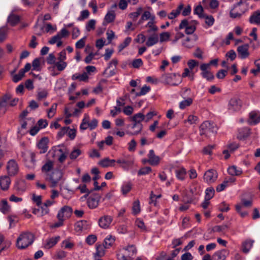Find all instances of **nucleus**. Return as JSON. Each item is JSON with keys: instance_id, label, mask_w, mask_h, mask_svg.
<instances>
[{"instance_id": "nucleus-1", "label": "nucleus", "mask_w": 260, "mask_h": 260, "mask_svg": "<svg viewBox=\"0 0 260 260\" xmlns=\"http://www.w3.org/2000/svg\"><path fill=\"white\" fill-rule=\"evenodd\" d=\"M34 241V236L30 233H23L20 235L17 240L18 248L23 249L31 245Z\"/></svg>"}, {"instance_id": "nucleus-2", "label": "nucleus", "mask_w": 260, "mask_h": 260, "mask_svg": "<svg viewBox=\"0 0 260 260\" xmlns=\"http://www.w3.org/2000/svg\"><path fill=\"white\" fill-rule=\"evenodd\" d=\"M161 81L170 86H177L181 82L180 75L175 73L163 74L161 77Z\"/></svg>"}, {"instance_id": "nucleus-3", "label": "nucleus", "mask_w": 260, "mask_h": 260, "mask_svg": "<svg viewBox=\"0 0 260 260\" xmlns=\"http://www.w3.org/2000/svg\"><path fill=\"white\" fill-rule=\"evenodd\" d=\"M144 118L145 115L141 113H139L134 115L132 118V120L135 123L133 125L132 128H137V130L134 131V132H127V134L130 135H137L140 133L143 128L142 124L141 122L144 119Z\"/></svg>"}, {"instance_id": "nucleus-4", "label": "nucleus", "mask_w": 260, "mask_h": 260, "mask_svg": "<svg viewBox=\"0 0 260 260\" xmlns=\"http://www.w3.org/2000/svg\"><path fill=\"white\" fill-rule=\"evenodd\" d=\"M196 24L195 21L189 22L187 19H184L181 21L179 27H176L175 29L178 31L179 29H185L186 34H192L196 29Z\"/></svg>"}, {"instance_id": "nucleus-5", "label": "nucleus", "mask_w": 260, "mask_h": 260, "mask_svg": "<svg viewBox=\"0 0 260 260\" xmlns=\"http://www.w3.org/2000/svg\"><path fill=\"white\" fill-rule=\"evenodd\" d=\"M122 250L127 251V255H125V253H119L117 254L119 259L133 260V257L136 255L137 253V249L134 245L123 247Z\"/></svg>"}, {"instance_id": "nucleus-6", "label": "nucleus", "mask_w": 260, "mask_h": 260, "mask_svg": "<svg viewBox=\"0 0 260 260\" xmlns=\"http://www.w3.org/2000/svg\"><path fill=\"white\" fill-rule=\"evenodd\" d=\"M98 123V121L96 119L94 118L90 120L89 116L85 114L84 118L80 124V128L81 130H85L87 128L92 130L96 127Z\"/></svg>"}, {"instance_id": "nucleus-7", "label": "nucleus", "mask_w": 260, "mask_h": 260, "mask_svg": "<svg viewBox=\"0 0 260 260\" xmlns=\"http://www.w3.org/2000/svg\"><path fill=\"white\" fill-rule=\"evenodd\" d=\"M61 177L62 173L58 170H56L51 174H47L45 177V179L50 183L51 187H54L57 186Z\"/></svg>"}, {"instance_id": "nucleus-8", "label": "nucleus", "mask_w": 260, "mask_h": 260, "mask_svg": "<svg viewBox=\"0 0 260 260\" xmlns=\"http://www.w3.org/2000/svg\"><path fill=\"white\" fill-rule=\"evenodd\" d=\"M88 196L87 201L88 207L90 209L96 208L99 204L101 196L99 193L92 192Z\"/></svg>"}, {"instance_id": "nucleus-9", "label": "nucleus", "mask_w": 260, "mask_h": 260, "mask_svg": "<svg viewBox=\"0 0 260 260\" xmlns=\"http://www.w3.org/2000/svg\"><path fill=\"white\" fill-rule=\"evenodd\" d=\"M200 135L208 136L210 133L215 131V127L213 123L206 121L204 122L200 126Z\"/></svg>"}, {"instance_id": "nucleus-10", "label": "nucleus", "mask_w": 260, "mask_h": 260, "mask_svg": "<svg viewBox=\"0 0 260 260\" xmlns=\"http://www.w3.org/2000/svg\"><path fill=\"white\" fill-rule=\"evenodd\" d=\"M209 64L203 63L200 66V69L202 71L201 74L203 78L207 81H211L214 78L213 74L210 71Z\"/></svg>"}, {"instance_id": "nucleus-11", "label": "nucleus", "mask_w": 260, "mask_h": 260, "mask_svg": "<svg viewBox=\"0 0 260 260\" xmlns=\"http://www.w3.org/2000/svg\"><path fill=\"white\" fill-rule=\"evenodd\" d=\"M7 171L9 176H14L17 174L19 167L17 162L14 159H11L8 162Z\"/></svg>"}, {"instance_id": "nucleus-12", "label": "nucleus", "mask_w": 260, "mask_h": 260, "mask_svg": "<svg viewBox=\"0 0 260 260\" xmlns=\"http://www.w3.org/2000/svg\"><path fill=\"white\" fill-rule=\"evenodd\" d=\"M69 35V32L66 28H62L55 36L52 37L48 42L50 44H54L55 43L60 41L63 38L67 37Z\"/></svg>"}, {"instance_id": "nucleus-13", "label": "nucleus", "mask_w": 260, "mask_h": 260, "mask_svg": "<svg viewBox=\"0 0 260 260\" xmlns=\"http://www.w3.org/2000/svg\"><path fill=\"white\" fill-rule=\"evenodd\" d=\"M72 213V208L67 206H65L61 208L59 211L57 217L58 219L64 220L71 216Z\"/></svg>"}, {"instance_id": "nucleus-14", "label": "nucleus", "mask_w": 260, "mask_h": 260, "mask_svg": "<svg viewBox=\"0 0 260 260\" xmlns=\"http://www.w3.org/2000/svg\"><path fill=\"white\" fill-rule=\"evenodd\" d=\"M249 46L248 44H244L238 47L237 52L241 58L245 59L249 56Z\"/></svg>"}, {"instance_id": "nucleus-15", "label": "nucleus", "mask_w": 260, "mask_h": 260, "mask_svg": "<svg viewBox=\"0 0 260 260\" xmlns=\"http://www.w3.org/2000/svg\"><path fill=\"white\" fill-rule=\"evenodd\" d=\"M217 178V173L214 170H209L205 172L204 176V180L208 183H212L216 181Z\"/></svg>"}, {"instance_id": "nucleus-16", "label": "nucleus", "mask_w": 260, "mask_h": 260, "mask_svg": "<svg viewBox=\"0 0 260 260\" xmlns=\"http://www.w3.org/2000/svg\"><path fill=\"white\" fill-rule=\"evenodd\" d=\"M60 240V237L57 236L47 239L43 243L44 248L49 249L54 246Z\"/></svg>"}, {"instance_id": "nucleus-17", "label": "nucleus", "mask_w": 260, "mask_h": 260, "mask_svg": "<svg viewBox=\"0 0 260 260\" xmlns=\"http://www.w3.org/2000/svg\"><path fill=\"white\" fill-rule=\"evenodd\" d=\"M242 107V102L239 99H232L229 103V109L233 111H238Z\"/></svg>"}, {"instance_id": "nucleus-18", "label": "nucleus", "mask_w": 260, "mask_h": 260, "mask_svg": "<svg viewBox=\"0 0 260 260\" xmlns=\"http://www.w3.org/2000/svg\"><path fill=\"white\" fill-rule=\"evenodd\" d=\"M12 98L11 94H7L0 99V110L3 113L6 112V107L9 106V101Z\"/></svg>"}, {"instance_id": "nucleus-19", "label": "nucleus", "mask_w": 260, "mask_h": 260, "mask_svg": "<svg viewBox=\"0 0 260 260\" xmlns=\"http://www.w3.org/2000/svg\"><path fill=\"white\" fill-rule=\"evenodd\" d=\"M112 218L110 216L105 215L101 217L99 220V224L103 229L109 228L111 222Z\"/></svg>"}, {"instance_id": "nucleus-20", "label": "nucleus", "mask_w": 260, "mask_h": 260, "mask_svg": "<svg viewBox=\"0 0 260 260\" xmlns=\"http://www.w3.org/2000/svg\"><path fill=\"white\" fill-rule=\"evenodd\" d=\"M148 157V159L147 160V162L152 166L157 165L159 162L160 158L155 154L154 151L153 150L149 151Z\"/></svg>"}, {"instance_id": "nucleus-21", "label": "nucleus", "mask_w": 260, "mask_h": 260, "mask_svg": "<svg viewBox=\"0 0 260 260\" xmlns=\"http://www.w3.org/2000/svg\"><path fill=\"white\" fill-rule=\"evenodd\" d=\"M229 253L225 249L215 252L212 255V258L214 260H225Z\"/></svg>"}, {"instance_id": "nucleus-22", "label": "nucleus", "mask_w": 260, "mask_h": 260, "mask_svg": "<svg viewBox=\"0 0 260 260\" xmlns=\"http://www.w3.org/2000/svg\"><path fill=\"white\" fill-rule=\"evenodd\" d=\"M11 183V179L9 176H4L0 177V186L2 190L8 189Z\"/></svg>"}, {"instance_id": "nucleus-23", "label": "nucleus", "mask_w": 260, "mask_h": 260, "mask_svg": "<svg viewBox=\"0 0 260 260\" xmlns=\"http://www.w3.org/2000/svg\"><path fill=\"white\" fill-rule=\"evenodd\" d=\"M48 138L44 137L42 138L38 144V148L40 150L41 153H45L48 150Z\"/></svg>"}, {"instance_id": "nucleus-24", "label": "nucleus", "mask_w": 260, "mask_h": 260, "mask_svg": "<svg viewBox=\"0 0 260 260\" xmlns=\"http://www.w3.org/2000/svg\"><path fill=\"white\" fill-rule=\"evenodd\" d=\"M155 17H152V20H150L146 25L145 27L148 28L147 30L148 33L152 32H155L158 30V27L156 25Z\"/></svg>"}, {"instance_id": "nucleus-25", "label": "nucleus", "mask_w": 260, "mask_h": 260, "mask_svg": "<svg viewBox=\"0 0 260 260\" xmlns=\"http://www.w3.org/2000/svg\"><path fill=\"white\" fill-rule=\"evenodd\" d=\"M116 161L124 170H127L134 162L132 159H119Z\"/></svg>"}, {"instance_id": "nucleus-26", "label": "nucleus", "mask_w": 260, "mask_h": 260, "mask_svg": "<svg viewBox=\"0 0 260 260\" xmlns=\"http://www.w3.org/2000/svg\"><path fill=\"white\" fill-rule=\"evenodd\" d=\"M242 4V1H240V2H238L237 3L235 4L233 8L231 9L230 12V16L232 18H239L241 17L242 14L238 11H236L235 9L241 5Z\"/></svg>"}, {"instance_id": "nucleus-27", "label": "nucleus", "mask_w": 260, "mask_h": 260, "mask_svg": "<svg viewBox=\"0 0 260 260\" xmlns=\"http://www.w3.org/2000/svg\"><path fill=\"white\" fill-rule=\"evenodd\" d=\"M249 21L251 24L260 25V11L254 12L249 17Z\"/></svg>"}, {"instance_id": "nucleus-28", "label": "nucleus", "mask_w": 260, "mask_h": 260, "mask_svg": "<svg viewBox=\"0 0 260 260\" xmlns=\"http://www.w3.org/2000/svg\"><path fill=\"white\" fill-rule=\"evenodd\" d=\"M159 41L158 36L156 34H153L149 36L146 42L147 47H151L156 44Z\"/></svg>"}, {"instance_id": "nucleus-29", "label": "nucleus", "mask_w": 260, "mask_h": 260, "mask_svg": "<svg viewBox=\"0 0 260 260\" xmlns=\"http://www.w3.org/2000/svg\"><path fill=\"white\" fill-rule=\"evenodd\" d=\"M260 121V115L258 113L251 112L249 114V119L248 122L250 124L255 125Z\"/></svg>"}, {"instance_id": "nucleus-30", "label": "nucleus", "mask_w": 260, "mask_h": 260, "mask_svg": "<svg viewBox=\"0 0 260 260\" xmlns=\"http://www.w3.org/2000/svg\"><path fill=\"white\" fill-rule=\"evenodd\" d=\"M54 166V162L51 160H47L45 164L42 167V171L45 174L46 176L49 174Z\"/></svg>"}, {"instance_id": "nucleus-31", "label": "nucleus", "mask_w": 260, "mask_h": 260, "mask_svg": "<svg viewBox=\"0 0 260 260\" xmlns=\"http://www.w3.org/2000/svg\"><path fill=\"white\" fill-rule=\"evenodd\" d=\"M115 161L114 159H110L109 158H105L100 160L99 164L104 168L113 167L115 165Z\"/></svg>"}, {"instance_id": "nucleus-32", "label": "nucleus", "mask_w": 260, "mask_h": 260, "mask_svg": "<svg viewBox=\"0 0 260 260\" xmlns=\"http://www.w3.org/2000/svg\"><path fill=\"white\" fill-rule=\"evenodd\" d=\"M105 249H107L106 248L105 245L103 244H99L96 245V252L94 254V257H102L105 254Z\"/></svg>"}, {"instance_id": "nucleus-33", "label": "nucleus", "mask_w": 260, "mask_h": 260, "mask_svg": "<svg viewBox=\"0 0 260 260\" xmlns=\"http://www.w3.org/2000/svg\"><path fill=\"white\" fill-rule=\"evenodd\" d=\"M254 240H247L243 243L242 246V250L243 252L247 253L249 252L251 248L252 247Z\"/></svg>"}, {"instance_id": "nucleus-34", "label": "nucleus", "mask_w": 260, "mask_h": 260, "mask_svg": "<svg viewBox=\"0 0 260 260\" xmlns=\"http://www.w3.org/2000/svg\"><path fill=\"white\" fill-rule=\"evenodd\" d=\"M115 237L112 235H108L104 240V244L106 248H109L115 243Z\"/></svg>"}, {"instance_id": "nucleus-35", "label": "nucleus", "mask_w": 260, "mask_h": 260, "mask_svg": "<svg viewBox=\"0 0 260 260\" xmlns=\"http://www.w3.org/2000/svg\"><path fill=\"white\" fill-rule=\"evenodd\" d=\"M183 7V5H179L176 10H173L168 15V18L169 19H173L177 17L178 16V15L180 13V12L182 10Z\"/></svg>"}, {"instance_id": "nucleus-36", "label": "nucleus", "mask_w": 260, "mask_h": 260, "mask_svg": "<svg viewBox=\"0 0 260 260\" xmlns=\"http://www.w3.org/2000/svg\"><path fill=\"white\" fill-rule=\"evenodd\" d=\"M176 177L180 180H184L185 178L186 172L184 168H182L175 171Z\"/></svg>"}, {"instance_id": "nucleus-37", "label": "nucleus", "mask_w": 260, "mask_h": 260, "mask_svg": "<svg viewBox=\"0 0 260 260\" xmlns=\"http://www.w3.org/2000/svg\"><path fill=\"white\" fill-rule=\"evenodd\" d=\"M115 18V13L114 10H109L105 16V21L109 23L113 22Z\"/></svg>"}, {"instance_id": "nucleus-38", "label": "nucleus", "mask_w": 260, "mask_h": 260, "mask_svg": "<svg viewBox=\"0 0 260 260\" xmlns=\"http://www.w3.org/2000/svg\"><path fill=\"white\" fill-rule=\"evenodd\" d=\"M228 171L229 174L232 176H238L242 172L240 169H238L237 167L235 166L230 167L228 168Z\"/></svg>"}, {"instance_id": "nucleus-39", "label": "nucleus", "mask_w": 260, "mask_h": 260, "mask_svg": "<svg viewBox=\"0 0 260 260\" xmlns=\"http://www.w3.org/2000/svg\"><path fill=\"white\" fill-rule=\"evenodd\" d=\"M152 17H155V16L152 15L149 11H145L143 13L141 19L139 21L138 23L139 24H142L144 21L148 19H150V20H151Z\"/></svg>"}, {"instance_id": "nucleus-40", "label": "nucleus", "mask_w": 260, "mask_h": 260, "mask_svg": "<svg viewBox=\"0 0 260 260\" xmlns=\"http://www.w3.org/2000/svg\"><path fill=\"white\" fill-rule=\"evenodd\" d=\"M27 122L24 121L21 125V127L18 129V137L21 138L27 133Z\"/></svg>"}, {"instance_id": "nucleus-41", "label": "nucleus", "mask_w": 260, "mask_h": 260, "mask_svg": "<svg viewBox=\"0 0 260 260\" xmlns=\"http://www.w3.org/2000/svg\"><path fill=\"white\" fill-rule=\"evenodd\" d=\"M88 76L86 73L84 72L82 74H75L72 76L73 80H79V81H86L88 79Z\"/></svg>"}, {"instance_id": "nucleus-42", "label": "nucleus", "mask_w": 260, "mask_h": 260, "mask_svg": "<svg viewBox=\"0 0 260 260\" xmlns=\"http://www.w3.org/2000/svg\"><path fill=\"white\" fill-rule=\"evenodd\" d=\"M19 21V17L18 16L11 14L8 18V22L12 26H14Z\"/></svg>"}, {"instance_id": "nucleus-43", "label": "nucleus", "mask_w": 260, "mask_h": 260, "mask_svg": "<svg viewBox=\"0 0 260 260\" xmlns=\"http://www.w3.org/2000/svg\"><path fill=\"white\" fill-rule=\"evenodd\" d=\"M132 184L130 182H125L121 186V192L123 194H126L132 189Z\"/></svg>"}, {"instance_id": "nucleus-44", "label": "nucleus", "mask_w": 260, "mask_h": 260, "mask_svg": "<svg viewBox=\"0 0 260 260\" xmlns=\"http://www.w3.org/2000/svg\"><path fill=\"white\" fill-rule=\"evenodd\" d=\"M193 100L191 98H188L187 99H185L179 103V108L181 109H184L187 107L189 106L192 103Z\"/></svg>"}, {"instance_id": "nucleus-45", "label": "nucleus", "mask_w": 260, "mask_h": 260, "mask_svg": "<svg viewBox=\"0 0 260 260\" xmlns=\"http://www.w3.org/2000/svg\"><path fill=\"white\" fill-rule=\"evenodd\" d=\"M8 29L7 26L0 28V43L4 42L7 38Z\"/></svg>"}, {"instance_id": "nucleus-46", "label": "nucleus", "mask_w": 260, "mask_h": 260, "mask_svg": "<svg viewBox=\"0 0 260 260\" xmlns=\"http://www.w3.org/2000/svg\"><path fill=\"white\" fill-rule=\"evenodd\" d=\"M202 18L205 19V22L208 27L212 26L215 21L214 18L211 15L205 14Z\"/></svg>"}, {"instance_id": "nucleus-47", "label": "nucleus", "mask_w": 260, "mask_h": 260, "mask_svg": "<svg viewBox=\"0 0 260 260\" xmlns=\"http://www.w3.org/2000/svg\"><path fill=\"white\" fill-rule=\"evenodd\" d=\"M87 221L85 220L78 221L75 224V230L77 232L83 231L85 229Z\"/></svg>"}, {"instance_id": "nucleus-48", "label": "nucleus", "mask_w": 260, "mask_h": 260, "mask_svg": "<svg viewBox=\"0 0 260 260\" xmlns=\"http://www.w3.org/2000/svg\"><path fill=\"white\" fill-rule=\"evenodd\" d=\"M140 205L139 200L135 201L132 207V213L134 215H137L140 212Z\"/></svg>"}, {"instance_id": "nucleus-49", "label": "nucleus", "mask_w": 260, "mask_h": 260, "mask_svg": "<svg viewBox=\"0 0 260 260\" xmlns=\"http://www.w3.org/2000/svg\"><path fill=\"white\" fill-rule=\"evenodd\" d=\"M131 41V38L127 37L126 38H125L124 41L118 46V51L120 52L122 50H123L125 48H126L127 46L129 45Z\"/></svg>"}, {"instance_id": "nucleus-50", "label": "nucleus", "mask_w": 260, "mask_h": 260, "mask_svg": "<svg viewBox=\"0 0 260 260\" xmlns=\"http://www.w3.org/2000/svg\"><path fill=\"white\" fill-rule=\"evenodd\" d=\"M182 45L186 48H190L193 47V43L191 41V38L187 37L182 41Z\"/></svg>"}, {"instance_id": "nucleus-51", "label": "nucleus", "mask_w": 260, "mask_h": 260, "mask_svg": "<svg viewBox=\"0 0 260 260\" xmlns=\"http://www.w3.org/2000/svg\"><path fill=\"white\" fill-rule=\"evenodd\" d=\"M10 209V207L8 204V202L6 200H3L0 203V211L4 213H7Z\"/></svg>"}, {"instance_id": "nucleus-52", "label": "nucleus", "mask_w": 260, "mask_h": 260, "mask_svg": "<svg viewBox=\"0 0 260 260\" xmlns=\"http://www.w3.org/2000/svg\"><path fill=\"white\" fill-rule=\"evenodd\" d=\"M57 104L56 103H54L51 107V108L48 110L47 112V116L49 118H52L56 111Z\"/></svg>"}, {"instance_id": "nucleus-53", "label": "nucleus", "mask_w": 260, "mask_h": 260, "mask_svg": "<svg viewBox=\"0 0 260 260\" xmlns=\"http://www.w3.org/2000/svg\"><path fill=\"white\" fill-rule=\"evenodd\" d=\"M82 153V151L78 148H74L70 154V158L71 159H75Z\"/></svg>"}, {"instance_id": "nucleus-54", "label": "nucleus", "mask_w": 260, "mask_h": 260, "mask_svg": "<svg viewBox=\"0 0 260 260\" xmlns=\"http://www.w3.org/2000/svg\"><path fill=\"white\" fill-rule=\"evenodd\" d=\"M203 3L209 4L211 9H216L219 6V3L217 0H203Z\"/></svg>"}, {"instance_id": "nucleus-55", "label": "nucleus", "mask_w": 260, "mask_h": 260, "mask_svg": "<svg viewBox=\"0 0 260 260\" xmlns=\"http://www.w3.org/2000/svg\"><path fill=\"white\" fill-rule=\"evenodd\" d=\"M143 11V9L142 7H139L137 9L136 11L130 13L129 14V17L133 19L134 20H136L137 18L139 16V15L142 13Z\"/></svg>"}, {"instance_id": "nucleus-56", "label": "nucleus", "mask_w": 260, "mask_h": 260, "mask_svg": "<svg viewBox=\"0 0 260 260\" xmlns=\"http://www.w3.org/2000/svg\"><path fill=\"white\" fill-rule=\"evenodd\" d=\"M74 246V243L71 242L69 239L63 240L61 243V247L65 249H71Z\"/></svg>"}, {"instance_id": "nucleus-57", "label": "nucleus", "mask_w": 260, "mask_h": 260, "mask_svg": "<svg viewBox=\"0 0 260 260\" xmlns=\"http://www.w3.org/2000/svg\"><path fill=\"white\" fill-rule=\"evenodd\" d=\"M171 34L169 32H163L159 35V41L162 43L169 40Z\"/></svg>"}, {"instance_id": "nucleus-58", "label": "nucleus", "mask_w": 260, "mask_h": 260, "mask_svg": "<svg viewBox=\"0 0 260 260\" xmlns=\"http://www.w3.org/2000/svg\"><path fill=\"white\" fill-rule=\"evenodd\" d=\"M204 10L202 6L199 5L194 9V13L199 16L200 18H202L205 15L204 14Z\"/></svg>"}, {"instance_id": "nucleus-59", "label": "nucleus", "mask_w": 260, "mask_h": 260, "mask_svg": "<svg viewBox=\"0 0 260 260\" xmlns=\"http://www.w3.org/2000/svg\"><path fill=\"white\" fill-rule=\"evenodd\" d=\"M54 64L59 71H63L67 66L66 62L61 61H56Z\"/></svg>"}, {"instance_id": "nucleus-60", "label": "nucleus", "mask_w": 260, "mask_h": 260, "mask_svg": "<svg viewBox=\"0 0 260 260\" xmlns=\"http://www.w3.org/2000/svg\"><path fill=\"white\" fill-rule=\"evenodd\" d=\"M24 74V71L21 69L17 74H15L13 76V81L14 82H18L23 77Z\"/></svg>"}, {"instance_id": "nucleus-61", "label": "nucleus", "mask_w": 260, "mask_h": 260, "mask_svg": "<svg viewBox=\"0 0 260 260\" xmlns=\"http://www.w3.org/2000/svg\"><path fill=\"white\" fill-rule=\"evenodd\" d=\"M214 189L212 187H209L206 190L205 199L210 200L213 198L214 194Z\"/></svg>"}, {"instance_id": "nucleus-62", "label": "nucleus", "mask_w": 260, "mask_h": 260, "mask_svg": "<svg viewBox=\"0 0 260 260\" xmlns=\"http://www.w3.org/2000/svg\"><path fill=\"white\" fill-rule=\"evenodd\" d=\"M198 121V117L193 115H190L187 120L184 121V122L186 123L187 122L190 124H196Z\"/></svg>"}, {"instance_id": "nucleus-63", "label": "nucleus", "mask_w": 260, "mask_h": 260, "mask_svg": "<svg viewBox=\"0 0 260 260\" xmlns=\"http://www.w3.org/2000/svg\"><path fill=\"white\" fill-rule=\"evenodd\" d=\"M86 37H84L77 41L75 44V47L77 49L83 48L85 45V41Z\"/></svg>"}, {"instance_id": "nucleus-64", "label": "nucleus", "mask_w": 260, "mask_h": 260, "mask_svg": "<svg viewBox=\"0 0 260 260\" xmlns=\"http://www.w3.org/2000/svg\"><path fill=\"white\" fill-rule=\"evenodd\" d=\"M89 12L87 10H84L81 12L80 16L78 18L79 21H82L88 18Z\"/></svg>"}]
</instances>
